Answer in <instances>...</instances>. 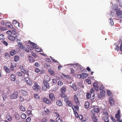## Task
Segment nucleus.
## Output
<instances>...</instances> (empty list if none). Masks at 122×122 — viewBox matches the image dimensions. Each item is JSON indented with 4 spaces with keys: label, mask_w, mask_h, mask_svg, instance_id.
I'll use <instances>...</instances> for the list:
<instances>
[{
    "label": "nucleus",
    "mask_w": 122,
    "mask_h": 122,
    "mask_svg": "<svg viewBox=\"0 0 122 122\" xmlns=\"http://www.w3.org/2000/svg\"><path fill=\"white\" fill-rule=\"evenodd\" d=\"M103 114L105 115L106 116H109L108 114L107 111L103 112Z\"/></svg>",
    "instance_id": "obj_56"
},
{
    "label": "nucleus",
    "mask_w": 122,
    "mask_h": 122,
    "mask_svg": "<svg viewBox=\"0 0 122 122\" xmlns=\"http://www.w3.org/2000/svg\"><path fill=\"white\" fill-rule=\"evenodd\" d=\"M35 71V72L37 73L39 72L40 71V69L38 68H36Z\"/></svg>",
    "instance_id": "obj_59"
},
{
    "label": "nucleus",
    "mask_w": 122,
    "mask_h": 122,
    "mask_svg": "<svg viewBox=\"0 0 122 122\" xmlns=\"http://www.w3.org/2000/svg\"><path fill=\"white\" fill-rule=\"evenodd\" d=\"M24 80L26 83L29 85L32 86V81L28 77H25Z\"/></svg>",
    "instance_id": "obj_3"
},
{
    "label": "nucleus",
    "mask_w": 122,
    "mask_h": 122,
    "mask_svg": "<svg viewBox=\"0 0 122 122\" xmlns=\"http://www.w3.org/2000/svg\"><path fill=\"white\" fill-rule=\"evenodd\" d=\"M44 80H45V81H49L50 80V77L47 75H45L44 76Z\"/></svg>",
    "instance_id": "obj_22"
},
{
    "label": "nucleus",
    "mask_w": 122,
    "mask_h": 122,
    "mask_svg": "<svg viewBox=\"0 0 122 122\" xmlns=\"http://www.w3.org/2000/svg\"><path fill=\"white\" fill-rule=\"evenodd\" d=\"M66 105L69 107H71L72 106V104L70 101H69L67 103H66Z\"/></svg>",
    "instance_id": "obj_41"
},
{
    "label": "nucleus",
    "mask_w": 122,
    "mask_h": 122,
    "mask_svg": "<svg viewBox=\"0 0 122 122\" xmlns=\"http://www.w3.org/2000/svg\"><path fill=\"white\" fill-rule=\"evenodd\" d=\"M21 117L23 119H25L26 117V115L24 113H22L21 115Z\"/></svg>",
    "instance_id": "obj_37"
},
{
    "label": "nucleus",
    "mask_w": 122,
    "mask_h": 122,
    "mask_svg": "<svg viewBox=\"0 0 122 122\" xmlns=\"http://www.w3.org/2000/svg\"><path fill=\"white\" fill-rule=\"evenodd\" d=\"M100 93H101L102 94H104V95H105V91H104L103 90L100 89Z\"/></svg>",
    "instance_id": "obj_51"
},
{
    "label": "nucleus",
    "mask_w": 122,
    "mask_h": 122,
    "mask_svg": "<svg viewBox=\"0 0 122 122\" xmlns=\"http://www.w3.org/2000/svg\"><path fill=\"white\" fill-rule=\"evenodd\" d=\"M93 87L94 89L97 91H98L99 90V87L98 85L96 82H94L93 84Z\"/></svg>",
    "instance_id": "obj_13"
},
{
    "label": "nucleus",
    "mask_w": 122,
    "mask_h": 122,
    "mask_svg": "<svg viewBox=\"0 0 122 122\" xmlns=\"http://www.w3.org/2000/svg\"><path fill=\"white\" fill-rule=\"evenodd\" d=\"M5 57L6 58L8 59L10 58V56L8 53H5Z\"/></svg>",
    "instance_id": "obj_39"
},
{
    "label": "nucleus",
    "mask_w": 122,
    "mask_h": 122,
    "mask_svg": "<svg viewBox=\"0 0 122 122\" xmlns=\"http://www.w3.org/2000/svg\"><path fill=\"white\" fill-rule=\"evenodd\" d=\"M49 97L51 101H53L55 99L54 94L52 93H50L49 94Z\"/></svg>",
    "instance_id": "obj_12"
},
{
    "label": "nucleus",
    "mask_w": 122,
    "mask_h": 122,
    "mask_svg": "<svg viewBox=\"0 0 122 122\" xmlns=\"http://www.w3.org/2000/svg\"><path fill=\"white\" fill-rule=\"evenodd\" d=\"M91 117L93 122H97L98 119L97 116L95 115L92 114L91 116Z\"/></svg>",
    "instance_id": "obj_9"
},
{
    "label": "nucleus",
    "mask_w": 122,
    "mask_h": 122,
    "mask_svg": "<svg viewBox=\"0 0 122 122\" xmlns=\"http://www.w3.org/2000/svg\"><path fill=\"white\" fill-rule=\"evenodd\" d=\"M5 39L4 35L3 34L0 35V40H4Z\"/></svg>",
    "instance_id": "obj_45"
},
{
    "label": "nucleus",
    "mask_w": 122,
    "mask_h": 122,
    "mask_svg": "<svg viewBox=\"0 0 122 122\" xmlns=\"http://www.w3.org/2000/svg\"><path fill=\"white\" fill-rule=\"evenodd\" d=\"M109 101L110 104L112 105H113L114 104V100L112 98L110 97L109 98Z\"/></svg>",
    "instance_id": "obj_19"
},
{
    "label": "nucleus",
    "mask_w": 122,
    "mask_h": 122,
    "mask_svg": "<svg viewBox=\"0 0 122 122\" xmlns=\"http://www.w3.org/2000/svg\"><path fill=\"white\" fill-rule=\"evenodd\" d=\"M62 75L65 77H66L67 79H70L71 78L70 76L68 75H66L64 74V73H62Z\"/></svg>",
    "instance_id": "obj_32"
},
{
    "label": "nucleus",
    "mask_w": 122,
    "mask_h": 122,
    "mask_svg": "<svg viewBox=\"0 0 122 122\" xmlns=\"http://www.w3.org/2000/svg\"><path fill=\"white\" fill-rule=\"evenodd\" d=\"M64 93L61 92L60 94V95L61 97L65 98L67 96Z\"/></svg>",
    "instance_id": "obj_34"
},
{
    "label": "nucleus",
    "mask_w": 122,
    "mask_h": 122,
    "mask_svg": "<svg viewBox=\"0 0 122 122\" xmlns=\"http://www.w3.org/2000/svg\"><path fill=\"white\" fill-rule=\"evenodd\" d=\"M43 82L44 85L48 88L49 89V85L47 81H45V80H43Z\"/></svg>",
    "instance_id": "obj_21"
},
{
    "label": "nucleus",
    "mask_w": 122,
    "mask_h": 122,
    "mask_svg": "<svg viewBox=\"0 0 122 122\" xmlns=\"http://www.w3.org/2000/svg\"><path fill=\"white\" fill-rule=\"evenodd\" d=\"M14 116L16 118H18L19 117V115L17 113H15V114Z\"/></svg>",
    "instance_id": "obj_62"
},
{
    "label": "nucleus",
    "mask_w": 122,
    "mask_h": 122,
    "mask_svg": "<svg viewBox=\"0 0 122 122\" xmlns=\"http://www.w3.org/2000/svg\"><path fill=\"white\" fill-rule=\"evenodd\" d=\"M109 22L111 25H112L113 24V22L112 18H110L109 20Z\"/></svg>",
    "instance_id": "obj_35"
},
{
    "label": "nucleus",
    "mask_w": 122,
    "mask_h": 122,
    "mask_svg": "<svg viewBox=\"0 0 122 122\" xmlns=\"http://www.w3.org/2000/svg\"><path fill=\"white\" fill-rule=\"evenodd\" d=\"M116 15L119 18L122 17V11L119 9L116 11Z\"/></svg>",
    "instance_id": "obj_6"
},
{
    "label": "nucleus",
    "mask_w": 122,
    "mask_h": 122,
    "mask_svg": "<svg viewBox=\"0 0 122 122\" xmlns=\"http://www.w3.org/2000/svg\"><path fill=\"white\" fill-rule=\"evenodd\" d=\"M29 60L30 62L31 63H33L35 61V60L31 56H29Z\"/></svg>",
    "instance_id": "obj_20"
},
{
    "label": "nucleus",
    "mask_w": 122,
    "mask_h": 122,
    "mask_svg": "<svg viewBox=\"0 0 122 122\" xmlns=\"http://www.w3.org/2000/svg\"><path fill=\"white\" fill-rule=\"evenodd\" d=\"M56 120L57 122H63L62 120L59 118L57 117Z\"/></svg>",
    "instance_id": "obj_44"
},
{
    "label": "nucleus",
    "mask_w": 122,
    "mask_h": 122,
    "mask_svg": "<svg viewBox=\"0 0 122 122\" xmlns=\"http://www.w3.org/2000/svg\"><path fill=\"white\" fill-rule=\"evenodd\" d=\"M105 96V95H104L103 94H102L100 93H98L97 94V96L98 98L100 99H103V98Z\"/></svg>",
    "instance_id": "obj_18"
},
{
    "label": "nucleus",
    "mask_w": 122,
    "mask_h": 122,
    "mask_svg": "<svg viewBox=\"0 0 122 122\" xmlns=\"http://www.w3.org/2000/svg\"><path fill=\"white\" fill-rule=\"evenodd\" d=\"M33 89L36 91H38V90H40L41 89V87L36 82H35L34 83V85L32 86Z\"/></svg>",
    "instance_id": "obj_2"
},
{
    "label": "nucleus",
    "mask_w": 122,
    "mask_h": 122,
    "mask_svg": "<svg viewBox=\"0 0 122 122\" xmlns=\"http://www.w3.org/2000/svg\"><path fill=\"white\" fill-rule=\"evenodd\" d=\"M10 78L11 81H14L15 80V76L13 74H12L10 76Z\"/></svg>",
    "instance_id": "obj_30"
},
{
    "label": "nucleus",
    "mask_w": 122,
    "mask_h": 122,
    "mask_svg": "<svg viewBox=\"0 0 122 122\" xmlns=\"http://www.w3.org/2000/svg\"><path fill=\"white\" fill-rule=\"evenodd\" d=\"M36 51L37 52H41L42 51V50L39 47H37L35 49Z\"/></svg>",
    "instance_id": "obj_33"
},
{
    "label": "nucleus",
    "mask_w": 122,
    "mask_h": 122,
    "mask_svg": "<svg viewBox=\"0 0 122 122\" xmlns=\"http://www.w3.org/2000/svg\"><path fill=\"white\" fill-rule=\"evenodd\" d=\"M56 104L57 105L60 106H62L63 105L62 103L59 100H56Z\"/></svg>",
    "instance_id": "obj_17"
},
{
    "label": "nucleus",
    "mask_w": 122,
    "mask_h": 122,
    "mask_svg": "<svg viewBox=\"0 0 122 122\" xmlns=\"http://www.w3.org/2000/svg\"><path fill=\"white\" fill-rule=\"evenodd\" d=\"M74 99L75 102L77 105H78L80 104V102L78 99L77 95L75 94L74 96Z\"/></svg>",
    "instance_id": "obj_7"
},
{
    "label": "nucleus",
    "mask_w": 122,
    "mask_h": 122,
    "mask_svg": "<svg viewBox=\"0 0 122 122\" xmlns=\"http://www.w3.org/2000/svg\"><path fill=\"white\" fill-rule=\"evenodd\" d=\"M0 29L2 31H5L7 30L6 28L5 27H1Z\"/></svg>",
    "instance_id": "obj_49"
},
{
    "label": "nucleus",
    "mask_w": 122,
    "mask_h": 122,
    "mask_svg": "<svg viewBox=\"0 0 122 122\" xmlns=\"http://www.w3.org/2000/svg\"><path fill=\"white\" fill-rule=\"evenodd\" d=\"M115 10V9L114 8V7H113L112 8V11H111V15H113V12H114L116 11H114Z\"/></svg>",
    "instance_id": "obj_58"
},
{
    "label": "nucleus",
    "mask_w": 122,
    "mask_h": 122,
    "mask_svg": "<svg viewBox=\"0 0 122 122\" xmlns=\"http://www.w3.org/2000/svg\"><path fill=\"white\" fill-rule=\"evenodd\" d=\"M64 101L66 102V103H67L69 101H70L68 99V98L67 97L65 98Z\"/></svg>",
    "instance_id": "obj_54"
},
{
    "label": "nucleus",
    "mask_w": 122,
    "mask_h": 122,
    "mask_svg": "<svg viewBox=\"0 0 122 122\" xmlns=\"http://www.w3.org/2000/svg\"><path fill=\"white\" fill-rule=\"evenodd\" d=\"M10 70L12 71H13L14 69V67L12 63H11L10 65Z\"/></svg>",
    "instance_id": "obj_55"
},
{
    "label": "nucleus",
    "mask_w": 122,
    "mask_h": 122,
    "mask_svg": "<svg viewBox=\"0 0 122 122\" xmlns=\"http://www.w3.org/2000/svg\"><path fill=\"white\" fill-rule=\"evenodd\" d=\"M24 74H25L26 73V71L25 68L24 69H22L21 71Z\"/></svg>",
    "instance_id": "obj_63"
},
{
    "label": "nucleus",
    "mask_w": 122,
    "mask_h": 122,
    "mask_svg": "<svg viewBox=\"0 0 122 122\" xmlns=\"http://www.w3.org/2000/svg\"><path fill=\"white\" fill-rule=\"evenodd\" d=\"M88 75V74L86 73H83L79 75L80 77L84 79L87 77Z\"/></svg>",
    "instance_id": "obj_10"
},
{
    "label": "nucleus",
    "mask_w": 122,
    "mask_h": 122,
    "mask_svg": "<svg viewBox=\"0 0 122 122\" xmlns=\"http://www.w3.org/2000/svg\"><path fill=\"white\" fill-rule=\"evenodd\" d=\"M42 90L44 91H45L47 89H48V88L44 85L42 87Z\"/></svg>",
    "instance_id": "obj_53"
},
{
    "label": "nucleus",
    "mask_w": 122,
    "mask_h": 122,
    "mask_svg": "<svg viewBox=\"0 0 122 122\" xmlns=\"http://www.w3.org/2000/svg\"><path fill=\"white\" fill-rule=\"evenodd\" d=\"M84 106L86 108H88L89 106V103L88 102H86L84 105Z\"/></svg>",
    "instance_id": "obj_31"
},
{
    "label": "nucleus",
    "mask_w": 122,
    "mask_h": 122,
    "mask_svg": "<svg viewBox=\"0 0 122 122\" xmlns=\"http://www.w3.org/2000/svg\"><path fill=\"white\" fill-rule=\"evenodd\" d=\"M17 75L19 76H22L23 75V74L21 72H17Z\"/></svg>",
    "instance_id": "obj_46"
},
{
    "label": "nucleus",
    "mask_w": 122,
    "mask_h": 122,
    "mask_svg": "<svg viewBox=\"0 0 122 122\" xmlns=\"http://www.w3.org/2000/svg\"><path fill=\"white\" fill-rule=\"evenodd\" d=\"M79 119L81 120H82L83 119V116L81 115H79L78 117Z\"/></svg>",
    "instance_id": "obj_64"
},
{
    "label": "nucleus",
    "mask_w": 122,
    "mask_h": 122,
    "mask_svg": "<svg viewBox=\"0 0 122 122\" xmlns=\"http://www.w3.org/2000/svg\"><path fill=\"white\" fill-rule=\"evenodd\" d=\"M100 111V109L98 106H93V109L91 111L92 114L95 115L96 113H98Z\"/></svg>",
    "instance_id": "obj_1"
},
{
    "label": "nucleus",
    "mask_w": 122,
    "mask_h": 122,
    "mask_svg": "<svg viewBox=\"0 0 122 122\" xmlns=\"http://www.w3.org/2000/svg\"><path fill=\"white\" fill-rule=\"evenodd\" d=\"M20 109L21 111H25V108L23 106H21L20 107Z\"/></svg>",
    "instance_id": "obj_47"
},
{
    "label": "nucleus",
    "mask_w": 122,
    "mask_h": 122,
    "mask_svg": "<svg viewBox=\"0 0 122 122\" xmlns=\"http://www.w3.org/2000/svg\"><path fill=\"white\" fill-rule=\"evenodd\" d=\"M21 94L24 96H27L28 94L26 91L24 90H22L21 91Z\"/></svg>",
    "instance_id": "obj_24"
},
{
    "label": "nucleus",
    "mask_w": 122,
    "mask_h": 122,
    "mask_svg": "<svg viewBox=\"0 0 122 122\" xmlns=\"http://www.w3.org/2000/svg\"><path fill=\"white\" fill-rule=\"evenodd\" d=\"M71 87L72 88L73 90L75 91L76 90L77 88L75 84H73L72 85H70Z\"/></svg>",
    "instance_id": "obj_29"
},
{
    "label": "nucleus",
    "mask_w": 122,
    "mask_h": 122,
    "mask_svg": "<svg viewBox=\"0 0 122 122\" xmlns=\"http://www.w3.org/2000/svg\"><path fill=\"white\" fill-rule=\"evenodd\" d=\"M66 88L65 87H62L61 89V92H62L65 93L66 91Z\"/></svg>",
    "instance_id": "obj_42"
},
{
    "label": "nucleus",
    "mask_w": 122,
    "mask_h": 122,
    "mask_svg": "<svg viewBox=\"0 0 122 122\" xmlns=\"http://www.w3.org/2000/svg\"><path fill=\"white\" fill-rule=\"evenodd\" d=\"M48 71L51 76H54L55 75V73L54 71L50 69H49Z\"/></svg>",
    "instance_id": "obj_26"
},
{
    "label": "nucleus",
    "mask_w": 122,
    "mask_h": 122,
    "mask_svg": "<svg viewBox=\"0 0 122 122\" xmlns=\"http://www.w3.org/2000/svg\"><path fill=\"white\" fill-rule=\"evenodd\" d=\"M19 68L21 71L23 69H24L25 68V67L23 66L22 65H20L19 66Z\"/></svg>",
    "instance_id": "obj_60"
},
{
    "label": "nucleus",
    "mask_w": 122,
    "mask_h": 122,
    "mask_svg": "<svg viewBox=\"0 0 122 122\" xmlns=\"http://www.w3.org/2000/svg\"><path fill=\"white\" fill-rule=\"evenodd\" d=\"M2 43L4 44L6 46H8V43L6 41H2Z\"/></svg>",
    "instance_id": "obj_57"
},
{
    "label": "nucleus",
    "mask_w": 122,
    "mask_h": 122,
    "mask_svg": "<svg viewBox=\"0 0 122 122\" xmlns=\"http://www.w3.org/2000/svg\"><path fill=\"white\" fill-rule=\"evenodd\" d=\"M18 45L19 47L20 48L24 49V48H25V47H24L22 46L21 42H19V43L18 44Z\"/></svg>",
    "instance_id": "obj_36"
},
{
    "label": "nucleus",
    "mask_w": 122,
    "mask_h": 122,
    "mask_svg": "<svg viewBox=\"0 0 122 122\" xmlns=\"http://www.w3.org/2000/svg\"><path fill=\"white\" fill-rule=\"evenodd\" d=\"M8 38L9 40L12 41H14L15 40V38L12 36H9Z\"/></svg>",
    "instance_id": "obj_25"
},
{
    "label": "nucleus",
    "mask_w": 122,
    "mask_h": 122,
    "mask_svg": "<svg viewBox=\"0 0 122 122\" xmlns=\"http://www.w3.org/2000/svg\"><path fill=\"white\" fill-rule=\"evenodd\" d=\"M118 5L117 4H115L113 6V7H114L115 8V10L114 11H116V10H117L118 7Z\"/></svg>",
    "instance_id": "obj_40"
},
{
    "label": "nucleus",
    "mask_w": 122,
    "mask_h": 122,
    "mask_svg": "<svg viewBox=\"0 0 122 122\" xmlns=\"http://www.w3.org/2000/svg\"><path fill=\"white\" fill-rule=\"evenodd\" d=\"M6 119L9 121H10L12 119V118L11 116L9 114H8L6 116Z\"/></svg>",
    "instance_id": "obj_28"
},
{
    "label": "nucleus",
    "mask_w": 122,
    "mask_h": 122,
    "mask_svg": "<svg viewBox=\"0 0 122 122\" xmlns=\"http://www.w3.org/2000/svg\"><path fill=\"white\" fill-rule=\"evenodd\" d=\"M3 69L6 73H10L11 72V71L6 66H4L3 67Z\"/></svg>",
    "instance_id": "obj_15"
},
{
    "label": "nucleus",
    "mask_w": 122,
    "mask_h": 122,
    "mask_svg": "<svg viewBox=\"0 0 122 122\" xmlns=\"http://www.w3.org/2000/svg\"><path fill=\"white\" fill-rule=\"evenodd\" d=\"M15 51L14 50H12L10 51V54L11 56H13L16 54Z\"/></svg>",
    "instance_id": "obj_27"
},
{
    "label": "nucleus",
    "mask_w": 122,
    "mask_h": 122,
    "mask_svg": "<svg viewBox=\"0 0 122 122\" xmlns=\"http://www.w3.org/2000/svg\"><path fill=\"white\" fill-rule=\"evenodd\" d=\"M29 44H30L33 46V48H36L37 46V45L34 42H31L30 41H29L28 42Z\"/></svg>",
    "instance_id": "obj_14"
},
{
    "label": "nucleus",
    "mask_w": 122,
    "mask_h": 122,
    "mask_svg": "<svg viewBox=\"0 0 122 122\" xmlns=\"http://www.w3.org/2000/svg\"><path fill=\"white\" fill-rule=\"evenodd\" d=\"M6 33L9 36H11V34H12V32L11 31L8 30L6 32Z\"/></svg>",
    "instance_id": "obj_52"
},
{
    "label": "nucleus",
    "mask_w": 122,
    "mask_h": 122,
    "mask_svg": "<svg viewBox=\"0 0 122 122\" xmlns=\"http://www.w3.org/2000/svg\"><path fill=\"white\" fill-rule=\"evenodd\" d=\"M18 93L17 91H15L12 93L10 96L11 99H16L18 96Z\"/></svg>",
    "instance_id": "obj_5"
},
{
    "label": "nucleus",
    "mask_w": 122,
    "mask_h": 122,
    "mask_svg": "<svg viewBox=\"0 0 122 122\" xmlns=\"http://www.w3.org/2000/svg\"><path fill=\"white\" fill-rule=\"evenodd\" d=\"M95 92L93 88H92L90 90V98L91 100H93L95 98Z\"/></svg>",
    "instance_id": "obj_4"
},
{
    "label": "nucleus",
    "mask_w": 122,
    "mask_h": 122,
    "mask_svg": "<svg viewBox=\"0 0 122 122\" xmlns=\"http://www.w3.org/2000/svg\"><path fill=\"white\" fill-rule=\"evenodd\" d=\"M43 101L47 104L50 103L51 101L48 98H45L43 99Z\"/></svg>",
    "instance_id": "obj_11"
},
{
    "label": "nucleus",
    "mask_w": 122,
    "mask_h": 122,
    "mask_svg": "<svg viewBox=\"0 0 122 122\" xmlns=\"http://www.w3.org/2000/svg\"><path fill=\"white\" fill-rule=\"evenodd\" d=\"M34 97L37 99H39L40 97L37 94H35L34 95Z\"/></svg>",
    "instance_id": "obj_43"
},
{
    "label": "nucleus",
    "mask_w": 122,
    "mask_h": 122,
    "mask_svg": "<svg viewBox=\"0 0 122 122\" xmlns=\"http://www.w3.org/2000/svg\"><path fill=\"white\" fill-rule=\"evenodd\" d=\"M109 116H105L102 117V119L105 122H109Z\"/></svg>",
    "instance_id": "obj_16"
},
{
    "label": "nucleus",
    "mask_w": 122,
    "mask_h": 122,
    "mask_svg": "<svg viewBox=\"0 0 122 122\" xmlns=\"http://www.w3.org/2000/svg\"><path fill=\"white\" fill-rule=\"evenodd\" d=\"M117 112V113L116 114L115 117L116 118H117V121L118 122L119 121L121 116L120 115V112L119 110H118Z\"/></svg>",
    "instance_id": "obj_8"
},
{
    "label": "nucleus",
    "mask_w": 122,
    "mask_h": 122,
    "mask_svg": "<svg viewBox=\"0 0 122 122\" xmlns=\"http://www.w3.org/2000/svg\"><path fill=\"white\" fill-rule=\"evenodd\" d=\"M19 58L17 56H15L14 57L15 61L16 62H17L19 60Z\"/></svg>",
    "instance_id": "obj_38"
},
{
    "label": "nucleus",
    "mask_w": 122,
    "mask_h": 122,
    "mask_svg": "<svg viewBox=\"0 0 122 122\" xmlns=\"http://www.w3.org/2000/svg\"><path fill=\"white\" fill-rule=\"evenodd\" d=\"M45 111L47 114H49L50 113V112L48 109L47 108L45 109Z\"/></svg>",
    "instance_id": "obj_48"
},
{
    "label": "nucleus",
    "mask_w": 122,
    "mask_h": 122,
    "mask_svg": "<svg viewBox=\"0 0 122 122\" xmlns=\"http://www.w3.org/2000/svg\"><path fill=\"white\" fill-rule=\"evenodd\" d=\"M5 25L8 27L10 28H13V26L11 25V24L9 22H6L5 23Z\"/></svg>",
    "instance_id": "obj_23"
},
{
    "label": "nucleus",
    "mask_w": 122,
    "mask_h": 122,
    "mask_svg": "<svg viewBox=\"0 0 122 122\" xmlns=\"http://www.w3.org/2000/svg\"><path fill=\"white\" fill-rule=\"evenodd\" d=\"M31 120V118L30 117H28L26 120V122H30Z\"/></svg>",
    "instance_id": "obj_50"
},
{
    "label": "nucleus",
    "mask_w": 122,
    "mask_h": 122,
    "mask_svg": "<svg viewBox=\"0 0 122 122\" xmlns=\"http://www.w3.org/2000/svg\"><path fill=\"white\" fill-rule=\"evenodd\" d=\"M47 121V120L45 118H43L41 120V122H46Z\"/></svg>",
    "instance_id": "obj_61"
}]
</instances>
